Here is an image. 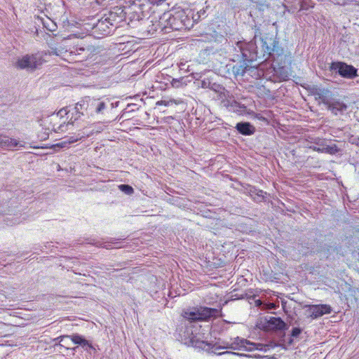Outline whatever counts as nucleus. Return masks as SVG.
<instances>
[{
	"label": "nucleus",
	"mask_w": 359,
	"mask_h": 359,
	"mask_svg": "<svg viewBox=\"0 0 359 359\" xmlns=\"http://www.w3.org/2000/svg\"><path fill=\"white\" fill-rule=\"evenodd\" d=\"M302 332V330L299 327H294L292 330V337H297L300 333Z\"/></svg>",
	"instance_id": "23"
},
{
	"label": "nucleus",
	"mask_w": 359,
	"mask_h": 359,
	"mask_svg": "<svg viewBox=\"0 0 359 359\" xmlns=\"http://www.w3.org/2000/svg\"><path fill=\"white\" fill-rule=\"evenodd\" d=\"M76 110L82 115L95 116L102 113L106 103L100 98L87 97L76 104Z\"/></svg>",
	"instance_id": "4"
},
{
	"label": "nucleus",
	"mask_w": 359,
	"mask_h": 359,
	"mask_svg": "<svg viewBox=\"0 0 359 359\" xmlns=\"http://www.w3.org/2000/svg\"><path fill=\"white\" fill-rule=\"evenodd\" d=\"M235 128L243 135H251L255 132V128L249 122L238 123Z\"/></svg>",
	"instance_id": "13"
},
{
	"label": "nucleus",
	"mask_w": 359,
	"mask_h": 359,
	"mask_svg": "<svg viewBox=\"0 0 359 359\" xmlns=\"http://www.w3.org/2000/svg\"><path fill=\"white\" fill-rule=\"evenodd\" d=\"M330 109L333 114L337 115V111H344L346 110L347 106L344 103L337 102L332 104V105L330 106Z\"/></svg>",
	"instance_id": "16"
},
{
	"label": "nucleus",
	"mask_w": 359,
	"mask_h": 359,
	"mask_svg": "<svg viewBox=\"0 0 359 359\" xmlns=\"http://www.w3.org/2000/svg\"><path fill=\"white\" fill-rule=\"evenodd\" d=\"M326 151L327 152H330V153L332 154L334 152V151H337V149H336V147H327V148H326Z\"/></svg>",
	"instance_id": "25"
},
{
	"label": "nucleus",
	"mask_w": 359,
	"mask_h": 359,
	"mask_svg": "<svg viewBox=\"0 0 359 359\" xmlns=\"http://www.w3.org/2000/svg\"><path fill=\"white\" fill-rule=\"evenodd\" d=\"M252 345L248 346V351H252L253 350H262V344H255L251 342Z\"/></svg>",
	"instance_id": "21"
},
{
	"label": "nucleus",
	"mask_w": 359,
	"mask_h": 359,
	"mask_svg": "<svg viewBox=\"0 0 359 359\" xmlns=\"http://www.w3.org/2000/svg\"><path fill=\"white\" fill-rule=\"evenodd\" d=\"M306 307L308 315L312 319H316L325 314H330L332 311L329 304H310Z\"/></svg>",
	"instance_id": "7"
},
{
	"label": "nucleus",
	"mask_w": 359,
	"mask_h": 359,
	"mask_svg": "<svg viewBox=\"0 0 359 359\" xmlns=\"http://www.w3.org/2000/svg\"><path fill=\"white\" fill-rule=\"evenodd\" d=\"M185 12L182 9L175 10L164 13L159 19L161 28L167 32V29L180 30L186 26L187 20Z\"/></svg>",
	"instance_id": "3"
},
{
	"label": "nucleus",
	"mask_w": 359,
	"mask_h": 359,
	"mask_svg": "<svg viewBox=\"0 0 359 359\" xmlns=\"http://www.w3.org/2000/svg\"><path fill=\"white\" fill-rule=\"evenodd\" d=\"M95 28L102 35L109 34L113 29L111 24L109 23L105 18H101L97 22Z\"/></svg>",
	"instance_id": "11"
},
{
	"label": "nucleus",
	"mask_w": 359,
	"mask_h": 359,
	"mask_svg": "<svg viewBox=\"0 0 359 359\" xmlns=\"http://www.w3.org/2000/svg\"><path fill=\"white\" fill-rule=\"evenodd\" d=\"M259 193H260V194H259V195H262V194L264 193V191H262V190H260V191H259Z\"/></svg>",
	"instance_id": "28"
},
{
	"label": "nucleus",
	"mask_w": 359,
	"mask_h": 359,
	"mask_svg": "<svg viewBox=\"0 0 359 359\" xmlns=\"http://www.w3.org/2000/svg\"><path fill=\"white\" fill-rule=\"evenodd\" d=\"M18 145V141L13 138L5 137L4 139L0 140V147L2 148L11 149Z\"/></svg>",
	"instance_id": "14"
},
{
	"label": "nucleus",
	"mask_w": 359,
	"mask_h": 359,
	"mask_svg": "<svg viewBox=\"0 0 359 359\" xmlns=\"http://www.w3.org/2000/svg\"><path fill=\"white\" fill-rule=\"evenodd\" d=\"M187 83L184 81V78L181 77L180 79H173L171 81V86L175 88H180L185 86Z\"/></svg>",
	"instance_id": "19"
},
{
	"label": "nucleus",
	"mask_w": 359,
	"mask_h": 359,
	"mask_svg": "<svg viewBox=\"0 0 359 359\" xmlns=\"http://www.w3.org/2000/svg\"><path fill=\"white\" fill-rule=\"evenodd\" d=\"M118 189L126 193V194H128V195H131L134 193V189L133 188L128 185V184H120L118 186Z\"/></svg>",
	"instance_id": "20"
},
{
	"label": "nucleus",
	"mask_w": 359,
	"mask_h": 359,
	"mask_svg": "<svg viewBox=\"0 0 359 359\" xmlns=\"http://www.w3.org/2000/svg\"><path fill=\"white\" fill-rule=\"evenodd\" d=\"M122 12L123 11L121 8H115L114 11L104 14L102 18L109 21V23L111 24L112 27H116L117 25L123 20V15Z\"/></svg>",
	"instance_id": "10"
},
{
	"label": "nucleus",
	"mask_w": 359,
	"mask_h": 359,
	"mask_svg": "<svg viewBox=\"0 0 359 359\" xmlns=\"http://www.w3.org/2000/svg\"><path fill=\"white\" fill-rule=\"evenodd\" d=\"M217 346H215V345H214L212 346V348H213L212 352L215 354L218 355H231L245 356V357H248L249 356L248 355H246V354L238 353H236V352H233V351H223V352H219L220 349H217V350L215 349V348H217Z\"/></svg>",
	"instance_id": "17"
},
{
	"label": "nucleus",
	"mask_w": 359,
	"mask_h": 359,
	"mask_svg": "<svg viewBox=\"0 0 359 359\" xmlns=\"http://www.w3.org/2000/svg\"><path fill=\"white\" fill-rule=\"evenodd\" d=\"M166 0H135L132 4L133 10L135 13L143 14L147 9H150L151 5H161Z\"/></svg>",
	"instance_id": "9"
},
{
	"label": "nucleus",
	"mask_w": 359,
	"mask_h": 359,
	"mask_svg": "<svg viewBox=\"0 0 359 359\" xmlns=\"http://www.w3.org/2000/svg\"><path fill=\"white\" fill-rule=\"evenodd\" d=\"M68 113L67 108L61 109L56 114L55 118L62 117L64 115H67Z\"/></svg>",
	"instance_id": "22"
},
{
	"label": "nucleus",
	"mask_w": 359,
	"mask_h": 359,
	"mask_svg": "<svg viewBox=\"0 0 359 359\" xmlns=\"http://www.w3.org/2000/svg\"><path fill=\"white\" fill-rule=\"evenodd\" d=\"M277 305L275 303H269L267 304L268 309H275L277 308Z\"/></svg>",
	"instance_id": "24"
},
{
	"label": "nucleus",
	"mask_w": 359,
	"mask_h": 359,
	"mask_svg": "<svg viewBox=\"0 0 359 359\" xmlns=\"http://www.w3.org/2000/svg\"><path fill=\"white\" fill-rule=\"evenodd\" d=\"M330 69L337 71L339 74L346 79H354L358 76V69L351 65L343 62H333Z\"/></svg>",
	"instance_id": "5"
},
{
	"label": "nucleus",
	"mask_w": 359,
	"mask_h": 359,
	"mask_svg": "<svg viewBox=\"0 0 359 359\" xmlns=\"http://www.w3.org/2000/svg\"><path fill=\"white\" fill-rule=\"evenodd\" d=\"M273 48H275V45L273 46ZM274 50V48L271 49L267 48V53L269 54V55H272Z\"/></svg>",
	"instance_id": "26"
},
{
	"label": "nucleus",
	"mask_w": 359,
	"mask_h": 359,
	"mask_svg": "<svg viewBox=\"0 0 359 359\" xmlns=\"http://www.w3.org/2000/svg\"><path fill=\"white\" fill-rule=\"evenodd\" d=\"M180 103V102L178 100H176L175 99H169L168 100H161L157 101L156 103V105L168 107L172 104H179Z\"/></svg>",
	"instance_id": "18"
},
{
	"label": "nucleus",
	"mask_w": 359,
	"mask_h": 359,
	"mask_svg": "<svg viewBox=\"0 0 359 359\" xmlns=\"http://www.w3.org/2000/svg\"><path fill=\"white\" fill-rule=\"evenodd\" d=\"M96 52L95 46L88 43L86 40L82 39L72 47L65 60L69 63L81 62L91 58Z\"/></svg>",
	"instance_id": "2"
},
{
	"label": "nucleus",
	"mask_w": 359,
	"mask_h": 359,
	"mask_svg": "<svg viewBox=\"0 0 359 359\" xmlns=\"http://www.w3.org/2000/svg\"><path fill=\"white\" fill-rule=\"evenodd\" d=\"M257 306H260L262 304V301L258 299L255 302Z\"/></svg>",
	"instance_id": "27"
},
{
	"label": "nucleus",
	"mask_w": 359,
	"mask_h": 359,
	"mask_svg": "<svg viewBox=\"0 0 359 359\" xmlns=\"http://www.w3.org/2000/svg\"><path fill=\"white\" fill-rule=\"evenodd\" d=\"M43 60L36 55H26L18 60L16 66L19 69H35L38 66L41 65Z\"/></svg>",
	"instance_id": "6"
},
{
	"label": "nucleus",
	"mask_w": 359,
	"mask_h": 359,
	"mask_svg": "<svg viewBox=\"0 0 359 359\" xmlns=\"http://www.w3.org/2000/svg\"><path fill=\"white\" fill-rule=\"evenodd\" d=\"M71 339L72 342L75 344L81 345L82 346H88L91 348H93L92 344H90L88 340L83 339L81 336L79 334L72 335L71 337Z\"/></svg>",
	"instance_id": "15"
},
{
	"label": "nucleus",
	"mask_w": 359,
	"mask_h": 359,
	"mask_svg": "<svg viewBox=\"0 0 359 359\" xmlns=\"http://www.w3.org/2000/svg\"><path fill=\"white\" fill-rule=\"evenodd\" d=\"M249 345H252L250 341L236 337L232 339L231 343H226L224 346L217 347L215 349L229 348L236 351H248Z\"/></svg>",
	"instance_id": "8"
},
{
	"label": "nucleus",
	"mask_w": 359,
	"mask_h": 359,
	"mask_svg": "<svg viewBox=\"0 0 359 359\" xmlns=\"http://www.w3.org/2000/svg\"><path fill=\"white\" fill-rule=\"evenodd\" d=\"M222 310L200 306L183 310L182 317L190 323L208 322L221 316Z\"/></svg>",
	"instance_id": "1"
},
{
	"label": "nucleus",
	"mask_w": 359,
	"mask_h": 359,
	"mask_svg": "<svg viewBox=\"0 0 359 359\" xmlns=\"http://www.w3.org/2000/svg\"><path fill=\"white\" fill-rule=\"evenodd\" d=\"M269 330H282L285 327V322L280 318L270 317L266 322V326Z\"/></svg>",
	"instance_id": "12"
}]
</instances>
